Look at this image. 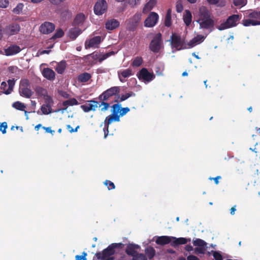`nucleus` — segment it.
<instances>
[{"instance_id": "nucleus-56", "label": "nucleus", "mask_w": 260, "mask_h": 260, "mask_svg": "<svg viewBox=\"0 0 260 260\" xmlns=\"http://www.w3.org/2000/svg\"><path fill=\"white\" fill-rule=\"evenodd\" d=\"M205 247H196L194 249L195 252L197 253L204 254L205 253Z\"/></svg>"}, {"instance_id": "nucleus-39", "label": "nucleus", "mask_w": 260, "mask_h": 260, "mask_svg": "<svg viewBox=\"0 0 260 260\" xmlns=\"http://www.w3.org/2000/svg\"><path fill=\"white\" fill-rule=\"evenodd\" d=\"M193 244L195 246L205 247L206 246L207 243L201 239H196L193 240Z\"/></svg>"}, {"instance_id": "nucleus-61", "label": "nucleus", "mask_w": 260, "mask_h": 260, "mask_svg": "<svg viewBox=\"0 0 260 260\" xmlns=\"http://www.w3.org/2000/svg\"><path fill=\"white\" fill-rule=\"evenodd\" d=\"M109 57V54H107V53L104 54H100V57L99 59V62L101 63L103 61L107 59Z\"/></svg>"}, {"instance_id": "nucleus-63", "label": "nucleus", "mask_w": 260, "mask_h": 260, "mask_svg": "<svg viewBox=\"0 0 260 260\" xmlns=\"http://www.w3.org/2000/svg\"><path fill=\"white\" fill-rule=\"evenodd\" d=\"M141 0H131L129 2L130 5L133 7L138 5L140 4Z\"/></svg>"}, {"instance_id": "nucleus-25", "label": "nucleus", "mask_w": 260, "mask_h": 260, "mask_svg": "<svg viewBox=\"0 0 260 260\" xmlns=\"http://www.w3.org/2000/svg\"><path fill=\"white\" fill-rule=\"evenodd\" d=\"M132 75V70L130 69L121 70L118 72L119 78L121 82H123V80L121 79V76L124 78H126L130 77Z\"/></svg>"}, {"instance_id": "nucleus-8", "label": "nucleus", "mask_w": 260, "mask_h": 260, "mask_svg": "<svg viewBox=\"0 0 260 260\" xmlns=\"http://www.w3.org/2000/svg\"><path fill=\"white\" fill-rule=\"evenodd\" d=\"M162 44V35L160 33L157 34L153 38L149 44V49L154 53H158Z\"/></svg>"}, {"instance_id": "nucleus-34", "label": "nucleus", "mask_w": 260, "mask_h": 260, "mask_svg": "<svg viewBox=\"0 0 260 260\" xmlns=\"http://www.w3.org/2000/svg\"><path fill=\"white\" fill-rule=\"evenodd\" d=\"M12 107L17 110L24 111L25 113L27 112L25 110L26 106L23 103L17 101L14 102L12 105Z\"/></svg>"}, {"instance_id": "nucleus-41", "label": "nucleus", "mask_w": 260, "mask_h": 260, "mask_svg": "<svg viewBox=\"0 0 260 260\" xmlns=\"http://www.w3.org/2000/svg\"><path fill=\"white\" fill-rule=\"evenodd\" d=\"M135 95V94L132 91L126 93L125 94H122V95H121V96L120 98L119 102H121L127 100L128 98L132 96V95Z\"/></svg>"}, {"instance_id": "nucleus-37", "label": "nucleus", "mask_w": 260, "mask_h": 260, "mask_svg": "<svg viewBox=\"0 0 260 260\" xmlns=\"http://www.w3.org/2000/svg\"><path fill=\"white\" fill-rule=\"evenodd\" d=\"M35 91L36 92V94L38 96H45L47 94V90L44 88L40 86L36 87L35 89Z\"/></svg>"}, {"instance_id": "nucleus-50", "label": "nucleus", "mask_w": 260, "mask_h": 260, "mask_svg": "<svg viewBox=\"0 0 260 260\" xmlns=\"http://www.w3.org/2000/svg\"><path fill=\"white\" fill-rule=\"evenodd\" d=\"M105 101H102L101 104L100 105V106H101L102 105L104 106V107L101 108V111H105L107 110L110 106V104L108 103L105 102Z\"/></svg>"}, {"instance_id": "nucleus-16", "label": "nucleus", "mask_w": 260, "mask_h": 260, "mask_svg": "<svg viewBox=\"0 0 260 260\" xmlns=\"http://www.w3.org/2000/svg\"><path fill=\"white\" fill-rule=\"evenodd\" d=\"M55 25L50 22L45 21L40 26V31L43 34H49L55 29Z\"/></svg>"}, {"instance_id": "nucleus-36", "label": "nucleus", "mask_w": 260, "mask_h": 260, "mask_svg": "<svg viewBox=\"0 0 260 260\" xmlns=\"http://www.w3.org/2000/svg\"><path fill=\"white\" fill-rule=\"evenodd\" d=\"M78 104V102L75 98H72L67 101H64L62 103V105L64 107H68L70 106L77 105Z\"/></svg>"}, {"instance_id": "nucleus-12", "label": "nucleus", "mask_w": 260, "mask_h": 260, "mask_svg": "<svg viewBox=\"0 0 260 260\" xmlns=\"http://www.w3.org/2000/svg\"><path fill=\"white\" fill-rule=\"evenodd\" d=\"M107 3L105 0H98L94 6V12L96 15H101L107 10Z\"/></svg>"}, {"instance_id": "nucleus-29", "label": "nucleus", "mask_w": 260, "mask_h": 260, "mask_svg": "<svg viewBox=\"0 0 260 260\" xmlns=\"http://www.w3.org/2000/svg\"><path fill=\"white\" fill-rule=\"evenodd\" d=\"M67 64L65 60H61L59 62L57 63L55 68V70L57 73L62 74L66 69Z\"/></svg>"}, {"instance_id": "nucleus-24", "label": "nucleus", "mask_w": 260, "mask_h": 260, "mask_svg": "<svg viewBox=\"0 0 260 260\" xmlns=\"http://www.w3.org/2000/svg\"><path fill=\"white\" fill-rule=\"evenodd\" d=\"M91 78L90 74L86 72L80 74L77 77V80L79 82L84 83L88 81Z\"/></svg>"}, {"instance_id": "nucleus-45", "label": "nucleus", "mask_w": 260, "mask_h": 260, "mask_svg": "<svg viewBox=\"0 0 260 260\" xmlns=\"http://www.w3.org/2000/svg\"><path fill=\"white\" fill-rule=\"evenodd\" d=\"M104 184L107 186L109 190L113 189L115 188L114 183L110 180H106L104 182Z\"/></svg>"}, {"instance_id": "nucleus-46", "label": "nucleus", "mask_w": 260, "mask_h": 260, "mask_svg": "<svg viewBox=\"0 0 260 260\" xmlns=\"http://www.w3.org/2000/svg\"><path fill=\"white\" fill-rule=\"evenodd\" d=\"M134 258L136 260H147L146 255L142 253H137Z\"/></svg>"}, {"instance_id": "nucleus-17", "label": "nucleus", "mask_w": 260, "mask_h": 260, "mask_svg": "<svg viewBox=\"0 0 260 260\" xmlns=\"http://www.w3.org/2000/svg\"><path fill=\"white\" fill-rule=\"evenodd\" d=\"M84 105L81 106V109L85 112H88L90 111H95L98 107L99 103L94 100L88 101Z\"/></svg>"}, {"instance_id": "nucleus-9", "label": "nucleus", "mask_w": 260, "mask_h": 260, "mask_svg": "<svg viewBox=\"0 0 260 260\" xmlns=\"http://www.w3.org/2000/svg\"><path fill=\"white\" fill-rule=\"evenodd\" d=\"M21 27L17 22H12L6 25L4 28V34L7 36L10 37L18 34Z\"/></svg>"}, {"instance_id": "nucleus-42", "label": "nucleus", "mask_w": 260, "mask_h": 260, "mask_svg": "<svg viewBox=\"0 0 260 260\" xmlns=\"http://www.w3.org/2000/svg\"><path fill=\"white\" fill-rule=\"evenodd\" d=\"M9 88L7 90L4 91V93L6 94H10L12 91V87L14 84L13 81L9 80L8 81Z\"/></svg>"}, {"instance_id": "nucleus-23", "label": "nucleus", "mask_w": 260, "mask_h": 260, "mask_svg": "<svg viewBox=\"0 0 260 260\" xmlns=\"http://www.w3.org/2000/svg\"><path fill=\"white\" fill-rule=\"evenodd\" d=\"M247 17L249 18L254 19L255 21H257L260 25V11L256 10H250L248 13Z\"/></svg>"}, {"instance_id": "nucleus-26", "label": "nucleus", "mask_w": 260, "mask_h": 260, "mask_svg": "<svg viewBox=\"0 0 260 260\" xmlns=\"http://www.w3.org/2000/svg\"><path fill=\"white\" fill-rule=\"evenodd\" d=\"M156 2L157 0H150L144 6L143 9V12L144 13H147L151 11L156 5Z\"/></svg>"}, {"instance_id": "nucleus-1", "label": "nucleus", "mask_w": 260, "mask_h": 260, "mask_svg": "<svg viewBox=\"0 0 260 260\" xmlns=\"http://www.w3.org/2000/svg\"><path fill=\"white\" fill-rule=\"evenodd\" d=\"M197 22L199 24L200 29L211 31L214 28V17L210 11L205 6H203L199 8Z\"/></svg>"}, {"instance_id": "nucleus-30", "label": "nucleus", "mask_w": 260, "mask_h": 260, "mask_svg": "<svg viewBox=\"0 0 260 260\" xmlns=\"http://www.w3.org/2000/svg\"><path fill=\"white\" fill-rule=\"evenodd\" d=\"M173 239L174 240L173 241L172 245L173 246H177L181 244H185L187 243L188 241H190V239H187L185 238H176V237H172Z\"/></svg>"}, {"instance_id": "nucleus-4", "label": "nucleus", "mask_w": 260, "mask_h": 260, "mask_svg": "<svg viewBox=\"0 0 260 260\" xmlns=\"http://www.w3.org/2000/svg\"><path fill=\"white\" fill-rule=\"evenodd\" d=\"M241 19L238 14H233L229 16L226 21L220 24L217 27L219 30H222L237 26L238 22Z\"/></svg>"}, {"instance_id": "nucleus-33", "label": "nucleus", "mask_w": 260, "mask_h": 260, "mask_svg": "<svg viewBox=\"0 0 260 260\" xmlns=\"http://www.w3.org/2000/svg\"><path fill=\"white\" fill-rule=\"evenodd\" d=\"M41 110L43 114L47 115L51 113L52 108L49 104H43L41 108Z\"/></svg>"}, {"instance_id": "nucleus-47", "label": "nucleus", "mask_w": 260, "mask_h": 260, "mask_svg": "<svg viewBox=\"0 0 260 260\" xmlns=\"http://www.w3.org/2000/svg\"><path fill=\"white\" fill-rule=\"evenodd\" d=\"M71 15H72V13L68 9H65V10L62 11V12L60 13L61 16L63 18V17L66 18L67 16H71Z\"/></svg>"}, {"instance_id": "nucleus-59", "label": "nucleus", "mask_w": 260, "mask_h": 260, "mask_svg": "<svg viewBox=\"0 0 260 260\" xmlns=\"http://www.w3.org/2000/svg\"><path fill=\"white\" fill-rule=\"evenodd\" d=\"M9 5V1L8 0H0V7L6 8Z\"/></svg>"}, {"instance_id": "nucleus-32", "label": "nucleus", "mask_w": 260, "mask_h": 260, "mask_svg": "<svg viewBox=\"0 0 260 260\" xmlns=\"http://www.w3.org/2000/svg\"><path fill=\"white\" fill-rule=\"evenodd\" d=\"M259 23H258L257 21H255L254 19H243L242 20V24L245 26H249L250 25L255 26L259 25Z\"/></svg>"}, {"instance_id": "nucleus-57", "label": "nucleus", "mask_w": 260, "mask_h": 260, "mask_svg": "<svg viewBox=\"0 0 260 260\" xmlns=\"http://www.w3.org/2000/svg\"><path fill=\"white\" fill-rule=\"evenodd\" d=\"M129 110H130V109L128 107H125V108L121 107V110L120 113V117L123 116V115H125L129 111Z\"/></svg>"}, {"instance_id": "nucleus-49", "label": "nucleus", "mask_w": 260, "mask_h": 260, "mask_svg": "<svg viewBox=\"0 0 260 260\" xmlns=\"http://www.w3.org/2000/svg\"><path fill=\"white\" fill-rule=\"evenodd\" d=\"M87 254L85 252H83L82 253V255H77L75 256L76 260H87L86 258Z\"/></svg>"}, {"instance_id": "nucleus-55", "label": "nucleus", "mask_w": 260, "mask_h": 260, "mask_svg": "<svg viewBox=\"0 0 260 260\" xmlns=\"http://www.w3.org/2000/svg\"><path fill=\"white\" fill-rule=\"evenodd\" d=\"M51 4L53 5L58 6L66 0H49Z\"/></svg>"}, {"instance_id": "nucleus-18", "label": "nucleus", "mask_w": 260, "mask_h": 260, "mask_svg": "<svg viewBox=\"0 0 260 260\" xmlns=\"http://www.w3.org/2000/svg\"><path fill=\"white\" fill-rule=\"evenodd\" d=\"M42 75L48 80H53L55 77V73L51 69L44 68L42 71Z\"/></svg>"}, {"instance_id": "nucleus-22", "label": "nucleus", "mask_w": 260, "mask_h": 260, "mask_svg": "<svg viewBox=\"0 0 260 260\" xmlns=\"http://www.w3.org/2000/svg\"><path fill=\"white\" fill-rule=\"evenodd\" d=\"M81 32L82 31L79 28H72L69 31L68 36L72 40H75L81 34Z\"/></svg>"}, {"instance_id": "nucleus-21", "label": "nucleus", "mask_w": 260, "mask_h": 260, "mask_svg": "<svg viewBox=\"0 0 260 260\" xmlns=\"http://www.w3.org/2000/svg\"><path fill=\"white\" fill-rule=\"evenodd\" d=\"M119 22L118 20L115 19H112L110 20H108L105 26L106 28L108 30H113L119 26Z\"/></svg>"}, {"instance_id": "nucleus-52", "label": "nucleus", "mask_w": 260, "mask_h": 260, "mask_svg": "<svg viewBox=\"0 0 260 260\" xmlns=\"http://www.w3.org/2000/svg\"><path fill=\"white\" fill-rule=\"evenodd\" d=\"M215 260H223L221 254L217 251H214L213 254Z\"/></svg>"}, {"instance_id": "nucleus-53", "label": "nucleus", "mask_w": 260, "mask_h": 260, "mask_svg": "<svg viewBox=\"0 0 260 260\" xmlns=\"http://www.w3.org/2000/svg\"><path fill=\"white\" fill-rule=\"evenodd\" d=\"M176 11L178 13L181 12L183 10V7L180 2H177L176 5Z\"/></svg>"}, {"instance_id": "nucleus-5", "label": "nucleus", "mask_w": 260, "mask_h": 260, "mask_svg": "<svg viewBox=\"0 0 260 260\" xmlns=\"http://www.w3.org/2000/svg\"><path fill=\"white\" fill-rule=\"evenodd\" d=\"M29 81L28 79L21 80L20 83L19 92L21 96L30 98L33 94V92L29 88Z\"/></svg>"}, {"instance_id": "nucleus-62", "label": "nucleus", "mask_w": 260, "mask_h": 260, "mask_svg": "<svg viewBox=\"0 0 260 260\" xmlns=\"http://www.w3.org/2000/svg\"><path fill=\"white\" fill-rule=\"evenodd\" d=\"M59 94L61 96H62L66 99H68L70 97V94L69 93H68L67 92L64 91H62V90L59 91Z\"/></svg>"}, {"instance_id": "nucleus-28", "label": "nucleus", "mask_w": 260, "mask_h": 260, "mask_svg": "<svg viewBox=\"0 0 260 260\" xmlns=\"http://www.w3.org/2000/svg\"><path fill=\"white\" fill-rule=\"evenodd\" d=\"M183 20L186 26H189L192 21V15L189 10H186L183 16Z\"/></svg>"}, {"instance_id": "nucleus-38", "label": "nucleus", "mask_w": 260, "mask_h": 260, "mask_svg": "<svg viewBox=\"0 0 260 260\" xmlns=\"http://www.w3.org/2000/svg\"><path fill=\"white\" fill-rule=\"evenodd\" d=\"M143 62L142 57L137 56L133 60L132 65L133 67H139L141 66Z\"/></svg>"}, {"instance_id": "nucleus-51", "label": "nucleus", "mask_w": 260, "mask_h": 260, "mask_svg": "<svg viewBox=\"0 0 260 260\" xmlns=\"http://www.w3.org/2000/svg\"><path fill=\"white\" fill-rule=\"evenodd\" d=\"M7 128V123L6 122H4L2 123L0 125V131L2 132L3 134H5L6 133V129Z\"/></svg>"}, {"instance_id": "nucleus-13", "label": "nucleus", "mask_w": 260, "mask_h": 260, "mask_svg": "<svg viewBox=\"0 0 260 260\" xmlns=\"http://www.w3.org/2000/svg\"><path fill=\"white\" fill-rule=\"evenodd\" d=\"M158 18V15L156 13L154 12H150L144 21V26L147 27L154 26L157 23Z\"/></svg>"}, {"instance_id": "nucleus-64", "label": "nucleus", "mask_w": 260, "mask_h": 260, "mask_svg": "<svg viewBox=\"0 0 260 260\" xmlns=\"http://www.w3.org/2000/svg\"><path fill=\"white\" fill-rule=\"evenodd\" d=\"M187 259V260H200L198 257L193 255L188 256Z\"/></svg>"}, {"instance_id": "nucleus-58", "label": "nucleus", "mask_w": 260, "mask_h": 260, "mask_svg": "<svg viewBox=\"0 0 260 260\" xmlns=\"http://www.w3.org/2000/svg\"><path fill=\"white\" fill-rule=\"evenodd\" d=\"M42 128L45 131L46 133H50L52 135L54 134L55 131L54 130H52L51 127L43 126Z\"/></svg>"}, {"instance_id": "nucleus-54", "label": "nucleus", "mask_w": 260, "mask_h": 260, "mask_svg": "<svg viewBox=\"0 0 260 260\" xmlns=\"http://www.w3.org/2000/svg\"><path fill=\"white\" fill-rule=\"evenodd\" d=\"M89 56H90L92 59L94 60H96L100 59V54L98 52H93L90 54H89Z\"/></svg>"}, {"instance_id": "nucleus-31", "label": "nucleus", "mask_w": 260, "mask_h": 260, "mask_svg": "<svg viewBox=\"0 0 260 260\" xmlns=\"http://www.w3.org/2000/svg\"><path fill=\"white\" fill-rule=\"evenodd\" d=\"M85 17L83 13H79L77 14L74 20V24L75 25H79L83 24L85 21Z\"/></svg>"}, {"instance_id": "nucleus-3", "label": "nucleus", "mask_w": 260, "mask_h": 260, "mask_svg": "<svg viewBox=\"0 0 260 260\" xmlns=\"http://www.w3.org/2000/svg\"><path fill=\"white\" fill-rule=\"evenodd\" d=\"M122 243H113L110 245L107 248L102 251L99 252L95 254L98 259L101 260H112L110 257L115 253V249L121 248L123 246Z\"/></svg>"}, {"instance_id": "nucleus-48", "label": "nucleus", "mask_w": 260, "mask_h": 260, "mask_svg": "<svg viewBox=\"0 0 260 260\" xmlns=\"http://www.w3.org/2000/svg\"><path fill=\"white\" fill-rule=\"evenodd\" d=\"M172 25L171 16H166L165 19V25L167 27H170Z\"/></svg>"}, {"instance_id": "nucleus-19", "label": "nucleus", "mask_w": 260, "mask_h": 260, "mask_svg": "<svg viewBox=\"0 0 260 260\" xmlns=\"http://www.w3.org/2000/svg\"><path fill=\"white\" fill-rule=\"evenodd\" d=\"M205 39V37L202 35H198L191 40L188 43L189 48L193 47L197 44H200L203 42Z\"/></svg>"}, {"instance_id": "nucleus-6", "label": "nucleus", "mask_w": 260, "mask_h": 260, "mask_svg": "<svg viewBox=\"0 0 260 260\" xmlns=\"http://www.w3.org/2000/svg\"><path fill=\"white\" fill-rule=\"evenodd\" d=\"M120 91V88L119 86H113L112 87L106 91L103 92L101 94L99 99L101 101H108L113 96L118 95Z\"/></svg>"}, {"instance_id": "nucleus-2", "label": "nucleus", "mask_w": 260, "mask_h": 260, "mask_svg": "<svg viewBox=\"0 0 260 260\" xmlns=\"http://www.w3.org/2000/svg\"><path fill=\"white\" fill-rule=\"evenodd\" d=\"M112 113L107 116L104 121V138H106L109 134L110 125L114 121H120V113L121 110V105L119 104H114L112 107Z\"/></svg>"}, {"instance_id": "nucleus-10", "label": "nucleus", "mask_w": 260, "mask_h": 260, "mask_svg": "<svg viewBox=\"0 0 260 260\" xmlns=\"http://www.w3.org/2000/svg\"><path fill=\"white\" fill-rule=\"evenodd\" d=\"M142 14L140 13H136L132 18L127 20V28L128 30L135 31L140 22Z\"/></svg>"}, {"instance_id": "nucleus-15", "label": "nucleus", "mask_w": 260, "mask_h": 260, "mask_svg": "<svg viewBox=\"0 0 260 260\" xmlns=\"http://www.w3.org/2000/svg\"><path fill=\"white\" fill-rule=\"evenodd\" d=\"M21 50L20 47L16 45H11L8 48L4 49V53L0 51V53L6 56H12L19 53Z\"/></svg>"}, {"instance_id": "nucleus-40", "label": "nucleus", "mask_w": 260, "mask_h": 260, "mask_svg": "<svg viewBox=\"0 0 260 260\" xmlns=\"http://www.w3.org/2000/svg\"><path fill=\"white\" fill-rule=\"evenodd\" d=\"M64 31L61 28L57 29L55 33L51 38L52 40H55L57 38H61L64 35Z\"/></svg>"}, {"instance_id": "nucleus-14", "label": "nucleus", "mask_w": 260, "mask_h": 260, "mask_svg": "<svg viewBox=\"0 0 260 260\" xmlns=\"http://www.w3.org/2000/svg\"><path fill=\"white\" fill-rule=\"evenodd\" d=\"M101 42L102 38L101 36H95L85 41V49H88L90 48H98L99 45Z\"/></svg>"}, {"instance_id": "nucleus-35", "label": "nucleus", "mask_w": 260, "mask_h": 260, "mask_svg": "<svg viewBox=\"0 0 260 260\" xmlns=\"http://www.w3.org/2000/svg\"><path fill=\"white\" fill-rule=\"evenodd\" d=\"M145 254L147 257L149 259H151L154 256L155 254V250L152 247H148L145 250Z\"/></svg>"}, {"instance_id": "nucleus-11", "label": "nucleus", "mask_w": 260, "mask_h": 260, "mask_svg": "<svg viewBox=\"0 0 260 260\" xmlns=\"http://www.w3.org/2000/svg\"><path fill=\"white\" fill-rule=\"evenodd\" d=\"M137 76L140 80L146 82L151 81L155 78L154 74L153 73L149 72L146 68H142L137 73Z\"/></svg>"}, {"instance_id": "nucleus-20", "label": "nucleus", "mask_w": 260, "mask_h": 260, "mask_svg": "<svg viewBox=\"0 0 260 260\" xmlns=\"http://www.w3.org/2000/svg\"><path fill=\"white\" fill-rule=\"evenodd\" d=\"M140 248L138 245L130 244L128 245L126 249V253L127 255L135 257L137 253V250Z\"/></svg>"}, {"instance_id": "nucleus-44", "label": "nucleus", "mask_w": 260, "mask_h": 260, "mask_svg": "<svg viewBox=\"0 0 260 260\" xmlns=\"http://www.w3.org/2000/svg\"><path fill=\"white\" fill-rule=\"evenodd\" d=\"M23 8V5L22 3L18 4L17 6L14 8L13 11L16 14H19Z\"/></svg>"}, {"instance_id": "nucleus-60", "label": "nucleus", "mask_w": 260, "mask_h": 260, "mask_svg": "<svg viewBox=\"0 0 260 260\" xmlns=\"http://www.w3.org/2000/svg\"><path fill=\"white\" fill-rule=\"evenodd\" d=\"M79 128V126H77L75 128H73L70 125H67V128L69 130V131L71 133L77 132L78 129Z\"/></svg>"}, {"instance_id": "nucleus-27", "label": "nucleus", "mask_w": 260, "mask_h": 260, "mask_svg": "<svg viewBox=\"0 0 260 260\" xmlns=\"http://www.w3.org/2000/svg\"><path fill=\"white\" fill-rule=\"evenodd\" d=\"M171 241V237L168 236L158 237L156 240V243L161 245H164L170 243Z\"/></svg>"}, {"instance_id": "nucleus-7", "label": "nucleus", "mask_w": 260, "mask_h": 260, "mask_svg": "<svg viewBox=\"0 0 260 260\" xmlns=\"http://www.w3.org/2000/svg\"><path fill=\"white\" fill-rule=\"evenodd\" d=\"M171 38L172 47L177 50H180L187 48L184 40L182 39L180 36L176 34H173Z\"/></svg>"}, {"instance_id": "nucleus-43", "label": "nucleus", "mask_w": 260, "mask_h": 260, "mask_svg": "<svg viewBox=\"0 0 260 260\" xmlns=\"http://www.w3.org/2000/svg\"><path fill=\"white\" fill-rule=\"evenodd\" d=\"M233 4L236 6L243 7L246 4V3L245 0H233Z\"/></svg>"}]
</instances>
